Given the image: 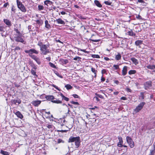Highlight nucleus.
Wrapping results in <instances>:
<instances>
[{
  "label": "nucleus",
  "mask_w": 155,
  "mask_h": 155,
  "mask_svg": "<svg viewBox=\"0 0 155 155\" xmlns=\"http://www.w3.org/2000/svg\"><path fill=\"white\" fill-rule=\"evenodd\" d=\"M21 101L20 100L18 99L16 100H13V102L15 104H16L17 103L18 104H19L21 103Z\"/></svg>",
  "instance_id": "nucleus-27"
},
{
  "label": "nucleus",
  "mask_w": 155,
  "mask_h": 155,
  "mask_svg": "<svg viewBox=\"0 0 155 155\" xmlns=\"http://www.w3.org/2000/svg\"><path fill=\"white\" fill-rule=\"evenodd\" d=\"M90 109L91 110H94L95 109H97L98 107H97V106H94V107L92 108H90Z\"/></svg>",
  "instance_id": "nucleus-60"
},
{
  "label": "nucleus",
  "mask_w": 155,
  "mask_h": 155,
  "mask_svg": "<svg viewBox=\"0 0 155 155\" xmlns=\"http://www.w3.org/2000/svg\"><path fill=\"white\" fill-rule=\"evenodd\" d=\"M38 45L40 47V49L41 47H43L44 45L43 44L42 42L41 41H39L38 43Z\"/></svg>",
  "instance_id": "nucleus-32"
},
{
  "label": "nucleus",
  "mask_w": 155,
  "mask_h": 155,
  "mask_svg": "<svg viewBox=\"0 0 155 155\" xmlns=\"http://www.w3.org/2000/svg\"><path fill=\"white\" fill-rule=\"evenodd\" d=\"M65 87L66 88L67 90H69L71 89L72 88V87L70 84H67L65 86Z\"/></svg>",
  "instance_id": "nucleus-30"
},
{
  "label": "nucleus",
  "mask_w": 155,
  "mask_h": 155,
  "mask_svg": "<svg viewBox=\"0 0 155 155\" xmlns=\"http://www.w3.org/2000/svg\"><path fill=\"white\" fill-rule=\"evenodd\" d=\"M4 27L0 24V32H1L2 36L3 37H6V33L4 30Z\"/></svg>",
  "instance_id": "nucleus-7"
},
{
  "label": "nucleus",
  "mask_w": 155,
  "mask_h": 155,
  "mask_svg": "<svg viewBox=\"0 0 155 155\" xmlns=\"http://www.w3.org/2000/svg\"><path fill=\"white\" fill-rule=\"evenodd\" d=\"M143 41L140 40H138L135 42V44L137 46H139L142 44L143 43Z\"/></svg>",
  "instance_id": "nucleus-20"
},
{
  "label": "nucleus",
  "mask_w": 155,
  "mask_h": 155,
  "mask_svg": "<svg viewBox=\"0 0 155 155\" xmlns=\"http://www.w3.org/2000/svg\"><path fill=\"white\" fill-rule=\"evenodd\" d=\"M36 23L38 24L42 25L43 23V22L42 21L37 20L36 21Z\"/></svg>",
  "instance_id": "nucleus-44"
},
{
  "label": "nucleus",
  "mask_w": 155,
  "mask_h": 155,
  "mask_svg": "<svg viewBox=\"0 0 155 155\" xmlns=\"http://www.w3.org/2000/svg\"><path fill=\"white\" fill-rule=\"evenodd\" d=\"M136 18L139 19H141V17L139 15H137V16H136Z\"/></svg>",
  "instance_id": "nucleus-58"
},
{
  "label": "nucleus",
  "mask_w": 155,
  "mask_h": 155,
  "mask_svg": "<svg viewBox=\"0 0 155 155\" xmlns=\"http://www.w3.org/2000/svg\"><path fill=\"white\" fill-rule=\"evenodd\" d=\"M94 3L97 7L101 8L102 7V5L100 4V2L97 0H95L94 1Z\"/></svg>",
  "instance_id": "nucleus-22"
},
{
  "label": "nucleus",
  "mask_w": 155,
  "mask_h": 155,
  "mask_svg": "<svg viewBox=\"0 0 155 155\" xmlns=\"http://www.w3.org/2000/svg\"><path fill=\"white\" fill-rule=\"evenodd\" d=\"M145 104V103L142 102L140 103L134 110V111L136 113H137L140 111L143 108V107Z\"/></svg>",
  "instance_id": "nucleus-4"
},
{
  "label": "nucleus",
  "mask_w": 155,
  "mask_h": 155,
  "mask_svg": "<svg viewBox=\"0 0 155 155\" xmlns=\"http://www.w3.org/2000/svg\"><path fill=\"white\" fill-rule=\"evenodd\" d=\"M69 143L74 142L75 147V148H78L80 145L81 140L79 137H71L68 140Z\"/></svg>",
  "instance_id": "nucleus-1"
},
{
  "label": "nucleus",
  "mask_w": 155,
  "mask_h": 155,
  "mask_svg": "<svg viewBox=\"0 0 155 155\" xmlns=\"http://www.w3.org/2000/svg\"><path fill=\"white\" fill-rule=\"evenodd\" d=\"M17 3L18 7L21 11L24 12H26L25 8L22 3L18 0H17Z\"/></svg>",
  "instance_id": "nucleus-3"
},
{
  "label": "nucleus",
  "mask_w": 155,
  "mask_h": 155,
  "mask_svg": "<svg viewBox=\"0 0 155 155\" xmlns=\"http://www.w3.org/2000/svg\"><path fill=\"white\" fill-rule=\"evenodd\" d=\"M38 9L39 11L44 10V7L42 5H38Z\"/></svg>",
  "instance_id": "nucleus-33"
},
{
  "label": "nucleus",
  "mask_w": 155,
  "mask_h": 155,
  "mask_svg": "<svg viewBox=\"0 0 155 155\" xmlns=\"http://www.w3.org/2000/svg\"><path fill=\"white\" fill-rule=\"evenodd\" d=\"M59 95L62 97V100H64V101H69V98L64 96L62 93H60L59 94Z\"/></svg>",
  "instance_id": "nucleus-19"
},
{
  "label": "nucleus",
  "mask_w": 155,
  "mask_h": 155,
  "mask_svg": "<svg viewBox=\"0 0 155 155\" xmlns=\"http://www.w3.org/2000/svg\"><path fill=\"white\" fill-rule=\"evenodd\" d=\"M152 82L151 81H149L146 82L144 83L145 89L146 90L150 88L152 86Z\"/></svg>",
  "instance_id": "nucleus-8"
},
{
  "label": "nucleus",
  "mask_w": 155,
  "mask_h": 155,
  "mask_svg": "<svg viewBox=\"0 0 155 155\" xmlns=\"http://www.w3.org/2000/svg\"><path fill=\"white\" fill-rule=\"evenodd\" d=\"M47 127L49 129H52L54 127V126L53 125L50 124L48 125Z\"/></svg>",
  "instance_id": "nucleus-48"
},
{
  "label": "nucleus",
  "mask_w": 155,
  "mask_h": 155,
  "mask_svg": "<svg viewBox=\"0 0 155 155\" xmlns=\"http://www.w3.org/2000/svg\"><path fill=\"white\" fill-rule=\"evenodd\" d=\"M96 94V95H97L98 96V97L100 98H103V97L101 95L97 94Z\"/></svg>",
  "instance_id": "nucleus-59"
},
{
  "label": "nucleus",
  "mask_w": 155,
  "mask_h": 155,
  "mask_svg": "<svg viewBox=\"0 0 155 155\" xmlns=\"http://www.w3.org/2000/svg\"><path fill=\"white\" fill-rule=\"evenodd\" d=\"M126 90L128 92H131L132 91L129 88H127L126 89Z\"/></svg>",
  "instance_id": "nucleus-53"
},
{
  "label": "nucleus",
  "mask_w": 155,
  "mask_h": 155,
  "mask_svg": "<svg viewBox=\"0 0 155 155\" xmlns=\"http://www.w3.org/2000/svg\"><path fill=\"white\" fill-rule=\"evenodd\" d=\"M41 102V101L37 100L32 101L31 103L35 107H38L40 104Z\"/></svg>",
  "instance_id": "nucleus-10"
},
{
  "label": "nucleus",
  "mask_w": 155,
  "mask_h": 155,
  "mask_svg": "<svg viewBox=\"0 0 155 155\" xmlns=\"http://www.w3.org/2000/svg\"><path fill=\"white\" fill-rule=\"evenodd\" d=\"M48 46L46 45H44L43 47H41L40 49L41 51V54L43 55H46L50 53L49 49H48Z\"/></svg>",
  "instance_id": "nucleus-2"
},
{
  "label": "nucleus",
  "mask_w": 155,
  "mask_h": 155,
  "mask_svg": "<svg viewBox=\"0 0 155 155\" xmlns=\"http://www.w3.org/2000/svg\"><path fill=\"white\" fill-rule=\"evenodd\" d=\"M126 139L130 147L133 148L134 146V143L131 138L128 136L126 137Z\"/></svg>",
  "instance_id": "nucleus-5"
},
{
  "label": "nucleus",
  "mask_w": 155,
  "mask_h": 155,
  "mask_svg": "<svg viewBox=\"0 0 155 155\" xmlns=\"http://www.w3.org/2000/svg\"><path fill=\"white\" fill-rule=\"evenodd\" d=\"M0 153L3 155H9L10 154L8 152L4 151L2 150H1Z\"/></svg>",
  "instance_id": "nucleus-28"
},
{
  "label": "nucleus",
  "mask_w": 155,
  "mask_h": 155,
  "mask_svg": "<svg viewBox=\"0 0 155 155\" xmlns=\"http://www.w3.org/2000/svg\"><path fill=\"white\" fill-rule=\"evenodd\" d=\"M72 96L74 98H80L79 97L77 94H73L72 95Z\"/></svg>",
  "instance_id": "nucleus-47"
},
{
  "label": "nucleus",
  "mask_w": 155,
  "mask_h": 155,
  "mask_svg": "<svg viewBox=\"0 0 155 155\" xmlns=\"http://www.w3.org/2000/svg\"><path fill=\"white\" fill-rule=\"evenodd\" d=\"M149 155H155V151L153 150H150V153Z\"/></svg>",
  "instance_id": "nucleus-39"
},
{
  "label": "nucleus",
  "mask_w": 155,
  "mask_h": 155,
  "mask_svg": "<svg viewBox=\"0 0 155 155\" xmlns=\"http://www.w3.org/2000/svg\"><path fill=\"white\" fill-rule=\"evenodd\" d=\"M113 68L115 70H117L119 68V66L118 65H114L113 66Z\"/></svg>",
  "instance_id": "nucleus-37"
},
{
  "label": "nucleus",
  "mask_w": 155,
  "mask_h": 155,
  "mask_svg": "<svg viewBox=\"0 0 155 155\" xmlns=\"http://www.w3.org/2000/svg\"><path fill=\"white\" fill-rule=\"evenodd\" d=\"M131 60L132 61L133 63L135 65H137L138 64L139 62L138 60L135 58H131Z\"/></svg>",
  "instance_id": "nucleus-17"
},
{
  "label": "nucleus",
  "mask_w": 155,
  "mask_h": 155,
  "mask_svg": "<svg viewBox=\"0 0 155 155\" xmlns=\"http://www.w3.org/2000/svg\"><path fill=\"white\" fill-rule=\"evenodd\" d=\"M92 57L93 58H100V57L99 55H97V54H93L92 55Z\"/></svg>",
  "instance_id": "nucleus-40"
},
{
  "label": "nucleus",
  "mask_w": 155,
  "mask_h": 155,
  "mask_svg": "<svg viewBox=\"0 0 155 155\" xmlns=\"http://www.w3.org/2000/svg\"><path fill=\"white\" fill-rule=\"evenodd\" d=\"M31 73L33 75H36V70H34L33 69H31Z\"/></svg>",
  "instance_id": "nucleus-35"
},
{
  "label": "nucleus",
  "mask_w": 155,
  "mask_h": 155,
  "mask_svg": "<svg viewBox=\"0 0 155 155\" xmlns=\"http://www.w3.org/2000/svg\"><path fill=\"white\" fill-rule=\"evenodd\" d=\"M81 59V58L80 57L76 56L74 58L73 60H78V61H79Z\"/></svg>",
  "instance_id": "nucleus-42"
},
{
  "label": "nucleus",
  "mask_w": 155,
  "mask_h": 155,
  "mask_svg": "<svg viewBox=\"0 0 155 155\" xmlns=\"http://www.w3.org/2000/svg\"><path fill=\"white\" fill-rule=\"evenodd\" d=\"M45 27L49 29L50 28L51 26L50 24L48 23V21L47 20H46L45 21Z\"/></svg>",
  "instance_id": "nucleus-24"
},
{
  "label": "nucleus",
  "mask_w": 155,
  "mask_h": 155,
  "mask_svg": "<svg viewBox=\"0 0 155 155\" xmlns=\"http://www.w3.org/2000/svg\"><path fill=\"white\" fill-rule=\"evenodd\" d=\"M15 40L16 41L20 42L21 43H23L24 42L23 39L20 35L15 37Z\"/></svg>",
  "instance_id": "nucleus-11"
},
{
  "label": "nucleus",
  "mask_w": 155,
  "mask_h": 155,
  "mask_svg": "<svg viewBox=\"0 0 155 155\" xmlns=\"http://www.w3.org/2000/svg\"><path fill=\"white\" fill-rule=\"evenodd\" d=\"M35 60L38 64H41V62L40 61V59L38 57Z\"/></svg>",
  "instance_id": "nucleus-38"
},
{
  "label": "nucleus",
  "mask_w": 155,
  "mask_h": 155,
  "mask_svg": "<svg viewBox=\"0 0 155 155\" xmlns=\"http://www.w3.org/2000/svg\"><path fill=\"white\" fill-rule=\"evenodd\" d=\"M58 143H64V141L61 139H58Z\"/></svg>",
  "instance_id": "nucleus-50"
},
{
  "label": "nucleus",
  "mask_w": 155,
  "mask_h": 155,
  "mask_svg": "<svg viewBox=\"0 0 155 155\" xmlns=\"http://www.w3.org/2000/svg\"><path fill=\"white\" fill-rule=\"evenodd\" d=\"M120 99L121 100H127V98L125 97H122L120 98Z\"/></svg>",
  "instance_id": "nucleus-54"
},
{
  "label": "nucleus",
  "mask_w": 155,
  "mask_h": 155,
  "mask_svg": "<svg viewBox=\"0 0 155 155\" xmlns=\"http://www.w3.org/2000/svg\"><path fill=\"white\" fill-rule=\"evenodd\" d=\"M140 97L141 99H144V95L143 94V92L140 93Z\"/></svg>",
  "instance_id": "nucleus-43"
},
{
  "label": "nucleus",
  "mask_w": 155,
  "mask_h": 155,
  "mask_svg": "<svg viewBox=\"0 0 155 155\" xmlns=\"http://www.w3.org/2000/svg\"><path fill=\"white\" fill-rule=\"evenodd\" d=\"M15 114L19 118L22 119L23 118V115L21 114L20 112L19 111H17L15 113Z\"/></svg>",
  "instance_id": "nucleus-18"
},
{
  "label": "nucleus",
  "mask_w": 155,
  "mask_h": 155,
  "mask_svg": "<svg viewBox=\"0 0 155 155\" xmlns=\"http://www.w3.org/2000/svg\"><path fill=\"white\" fill-rule=\"evenodd\" d=\"M60 13H61V14L62 15H64L66 14V12H64V11L61 12H60Z\"/></svg>",
  "instance_id": "nucleus-64"
},
{
  "label": "nucleus",
  "mask_w": 155,
  "mask_h": 155,
  "mask_svg": "<svg viewBox=\"0 0 155 155\" xmlns=\"http://www.w3.org/2000/svg\"><path fill=\"white\" fill-rule=\"evenodd\" d=\"M119 93V92L116 91V92H114V94L115 95H117Z\"/></svg>",
  "instance_id": "nucleus-63"
},
{
  "label": "nucleus",
  "mask_w": 155,
  "mask_h": 155,
  "mask_svg": "<svg viewBox=\"0 0 155 155\" xmlns=\"http://www.w3.org/2000/svg\"><path fill=\"white\" fill-rule=\"evenodd\" d=\"M80 50L81 51H82L84 52V53H88L89 52V51H87L84 49H80Z\"/></svg>",
  "instance_id": "nucleus-51"
},
{
  "label": "nucleus",
  "mask_w": 155,
  "mask_h": 155,
  "mask_svg": "<svg viewBox=\"0 0 155 155\" xmlns=\"http://www.w3.org/2000/svg\"><path fill=\"white\" fill-rule=\"evenodd\" d=\"M128 67L127 66H124L122 70V74L123 76H125L127 73Z\"/></svg>",
  "instance_id": "nucleus-13"
},
{
  "label": "nucleus",
  "mask_w": 155,
  "mask_h": 155,
  "mask_svg": "<svg viewBox=\"0 0 155 155\" xmlns=\"http://www.w3.org/2000/svg\"><path fill=\"white\" fill-rule=\"evenodd\" d=\"M127 34L128 35H129L130 36H135L136 35V34L133 32L132 30H131L130 31L127 32Z\"/></svg>",
  "instance_id": "nucleus-21"
},
{
  "label": "nucleus",
  "mask_w": 155,
  "mask_h": 155,
  "mask_svg": "<svg viewBox=\"0 0 155 155\" xmlns=\"http://www.w3.org/2000/svg\"><path fill=\"white\" fill-rule=\"evenodd\" d=\"M118 139L119 140V142L117 144V146L118 147H121L123 146V144L122 138L121 137L118 136Z\"/></svg>",
  "instance_id": "nucleus-9"
},
{
  "label": "nucleus",
  "mask_w": 155,
  "mask_h": 155,
  "mask_svg": "<svg viewBox=\"0 0 155 155\" xmlns=\"http://www.w3.org/2000/svg\"><path fill=\"white\" fill-rule=\"evenodd\" d=\"M51 86L52 87H54L57 90H58L59 91H60V89L56 85L54 84H52L51 85Z\"/></svg>",
  "instance_id": "nucleus-34"
},
{
  "label": "nucleus",
  "mask_w": 155,
  "mask_h": 155,
  "mask_svg": "<svg viewBox=\"0 0 155 155\" xmlns=\"http://www.w3.org/2000/svg\"><path fill=\"white\" fill-rule=\"evenodd\" d=\"M29 56L34 60H35L37 58V57L35 55H32Z\"/></svg>",
  "instance_id": "nucleus-41"
},
{
  "label": "nucleus",
  "mask_w": 155,
  "mask_h": 155,
  "mask_svg": "<svg viewBox=\"0 0 155 155\" xmlns=\"http://www.w3.org/2000/svg\"><path fill=\"white\" fill-rule=\"evenodd\" d=\"M68 62V60H63L62 61V63L64 64H66Z\"/></svg>",
  "instance_id": "nucleus-49"
},
{
  "label": "nucleus",
  "mask_w": 155,
  "mask_h": 155,
  "mask_svg": "<svg viewBox=\"0 0 155 155\" xmlns=\"http://www.w3.org/2000/svg\"><path fill=\"white\" fill-rule=\"evenodd\" d=\"M55 21L57 22V23L59 24H61L64 25L65 24L64 21L61 19V18H59L56 19Z\"/></svg>",
  "instance_id": "nucleus-14"
},
{
  "label": "nucleus",
  "mask_w": 155,
  "mask_h": 155,
  "mask_svg": "<svg viewBox=\"0 0 155 155\" xmlns=\"http://www.w3.org/2000/svg\"><path fill=\"white\" fill-rule=\"evenodd\" d=\"M94 42H98L100 41V40L99 39L98 40H92Z\"/></svg>",
  "instance_id": "nucleus-62"
},
{
  "label": "nucleus",
  "mask_w": 155,
  "mask_h": 155,
  "mask_svg": "<svg viewBox=\"0 0 155 155\" xmlns=\"http://www.w3.org/2000/svg\"><path fill=\"white\" fill-rule=\"evenodd\" d=\"M106 70L105 69H104L102 70L101 73L102 74L106 73Z\"/></svg>",
  "instance_id": "nucleus-52"
},
{
  "label": "nucleus",
  "mask_w": 155,
  "mask_h": 155,
  "mask_svg": "<svg viewBox=\"0 0 155 155\" xmlns=\"http://www.w3.org/2000/svg\"><path fill=\"white\" fill-rule=\"evenodd\" d=\"M71 103L74 104L75 105H79V104L78 102H74V101H71Z\"/></svg>",
  "instance_id": "nucleus-46"
},
{
  "label": "nucleus",
  "mask_w": 155,
  "mask_h": 155,
  "mask_svg": "<svg viewBox=\"0 0 155 155\" xmlns=\"http://www.w3.org/2000/svg\"><path fill=\"white\" fill-rule=\"evenodd\" d=\"M43 96H44L47 99V100L48 101H50L51 100H53L54 99V97L53 95H46L45 94H44Z\"/></svg>",
  "instance_id": "nucleus-15"
},
{
  "label": "nucleus",
  "mask_w": 155,
  "mask_h": 155,
  "mask_svg": "<svg viewBox=\"0 0 155 155\" xmlns=\"http://www.w3.org/2000/svg\"><path fill=\"white\" fill-rule=\"evenodd\" d=\"M8 5V3H6L4 5L3 7H6Z\"/></svg>",
  "instance_id": "nucleus-61"
},
{
  "label": "nucleus",
  "mask_w": 155,
  "mask_h": 155,
  "mask_svg": "<svg viewBox=\"0 0 155 155\" xmlns=\"http://www.w3.org/2000/svg\"><path fill=\"white\" fill-rule=\"evenodd\" d=\"M136 73V71L135 70H130L128 72V74L129 75L135 74Z\"/></svg>",
  "instance_id": "nucleus-29"
},
{
  "label": "nucleus",
  "mask_w": 155,
  "mask_h": 155,
  "mask_svg": "<svg viewBox=\"0 0 155 155\" xmlns=\"http://www.w3.org/2000/svg\"><path fill=\"white\" fill-rule=\"evenodd\" d=\"M44 3L45 5H46L47 6L51 5L53 4V2L48 0H46L44 1Z\"/></svg>",
  "instance_id": "nucleus-16"
},
{
  "label": "nucleus",
  "mask_w": 155,
  "mask_h": 155,
  "mask_svg": "<svg viewBox=\"0 0 155 155\" xmlns=\"http://www.w3.org/2000/svg\"><path fill=\"white\" fill-rule=\"evenodd\" d=\"M91 71L94 74V77H96V73L97 72V71L95 68L92 67L91 68Z\"/></svg>",
  "instance_id": "nucleus-31"
},
{
  "label": "nucleus",
  "mask_w": 155,
  "mask_h": 155,
  "mask_svg": "<svg viewBox=\"0 0 155 155\" xmlns=\"http://www.w3.org/2000/svg\"><path fill=\"white\" fill-rule=\"evenodd\" d=\"M104 3L106 5H110L112 4V2H110L109 1H105L104 2Z\"/></svg>",
  "instance_id": "nucleus-36"
},
{
  "label": "nucleus",
  "mask_w": 155,
  "mask_h": 155,
  "mask_svg": "<svg viewBox=\"0 0 155 155\" xmlns=\"http://www.w3.org/2000/svg\"><path fill=\"white\" fill-rule=\"evenodd\" d=\"M101 81L102 82H104L105 81V79L103 77V75L101 77Z\"/></svg>",
  "instance_id": "nucleus-56"
},
{
  "label": "nucleus",
  "mask_w": 155,
  "mask_h": 155,
  "mask_svg": "<svg viewBox=\"0 0 155 155\" xmlns=\"http://www.w3.org/2000/svg\"><path fill=\"white\" fill-rule=\"evenodd\" d=\"M94 100H96L97 101H100V99L97 97H94Z\"/></svg>",
  "instance_id": "nucleus-55"
},
{
  "label": "nucleus",
  "mask_w": 155,
  "mask_h": 155,
  "mask_svg": "<svg viewBox=\"0 0 155 155\" xmlns=\"http://www.w3.org/2000/svg\"><path fill=\"white\" fill-rule=\"evenodd\" d=\"M3 21L8 27H10L12 26L11 21L7 19H4L3 20Z\"/></svg>",
  "instance_id": "nucleus-12"
},
{
  "label": "nucleus",
  "mask_w": 155,
  "mask_h": 155,
  "mask_svg": "<svg viewBox=\"0 0 155 155\" xmlns=\"http://www.w3.org/2000/svg\"><path fill=\"white\" fill-rule=\"evenodd\" d=\"M25 51L26 53L28 54L29 56L33 55V54H38L39 53L38 51L34 49H31L29 50H25Z\"/></svg>",
  "instance_id": "nucleus-6"
},
{
  "label": "nucleus",
  "mask_w": 155,
  "mask_h": 155,
  "mask_svg": "<svg viewBox=\"0 0 155 155\" xmlns=\"http://www.w3.org/2000/svg\"><path fill=\"white\" fill-rule=\"evenodd\" d=\"M49 64L50 66L52 68H55L56 67L55 66L53 63L51 62H49Z\"/></svg>",
  "instance_id": "nucleus-45"
},
{
  "label": "nucleus",
  "mask_w": 155,
  "mask_h": 155,
  "mask_svg": "<svg viewBox=\"0 0 155 155\" xmlns=\"http://www.w3.org/2000/svg\"><path fill=\"white\" fill-rule=\"evenodd\" d=\"M15 31L19 35H20L21 34L20 33L18 29H15Z\"/></svg>",
  "instance_id": "nucleus-57"
},
{
  "label": "nucleus",
  "mask_w": 155,
  "mask_h": 155,
  "mask_svg": "<svg viewBox=\"0 0 155 155\" xmlns=\"http://www.w3.org/2000/svg\"><path fill=\"white\" fill-rule=\"evenodd\" d=\"M146 67L149 69H155V65H147L146 66Z\"/></svg>",
  "instance_id": "nucleus-26"
},
{
  "label": "nucleus",
  "mask_w": 155,
  "mask_h": 155,
  "mask_svg": "<svg viewBox=\"0 0 155 155\" xmlns=\"http://www.w3.org/2000/svg\"><path fill=\"white\" fill-rule=\"evenodd\" d=\"M51 102L54 103L59 104H61L62 102L61 101L58 100H51Z\"/></svg>",
  "instance_id": "nucleus-25"
},
{
  "label": "nucleus",
  "mask_w": 155,
  "mask_h": 155,
  "mask_svg": "<svg viewBox=\"0 0 155 155\" xmlns=\"http://www.w3.org/2000/svg\"><path fill=\"white\" fill-rule=\"evenodd\" d=\"M121 56L120 54L118 53L117 55H115V59L117 60H119L121 58Z\"/></svg>",
  "instance_id": "nucleus-23"
}]
</instances>
